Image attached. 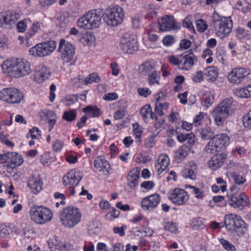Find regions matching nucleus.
<instances>
[{"mask_svg":"<svg viewBox=\"0 0 251 251\" xmlns=\"http://www.w3.org/2000/svg\"><path fill=\"white\" fill-rule=\"evenodd\" d=\"M0 67L4 74L15 78L25 77L32 72L30 62L23 58H8L2 62Z\"/></svg>","mask_w":251,"mask_h":251,"instance_id":"obj_1","label":"nucleus"},{"mask_svg":"<svg viewBox=\"0 0 251 251\" xmlns=\"http://www.w3.org/2000/svg\"><path fill=\"white\" fill-rule=\"evenodd\" d=\"M236 107L232 98H227L220 102L211 112L215 124L223 126L226 120L234 113Z\"/></svg>","mask_w":251,"mask_h":251,"instance_id":"obj_2","label":"nucleus"},{"mask_svg":"<svg viewBox=\"0 0 251 251\" xmlns=\"http://www.w3.org/2000/svg\"><path fill=\"white\" fill-rule=\"evenodd\" d=\"M168 61L175 66H177L179 70L189 71L196 65L198 58L192 51H185L179 55H170L167 57Z\"/></svg>","mask_w":251,"mask_h":251,"instance_id":"obj_3","label":"nucleus"},{"mask_svg":"<svg viewBox=\"0 0 251 251\" xmlns=\"http://www.w3.org/2000/svg\"><path fill=\"white\" fill-rule=\"evenodd\" d=\"M101 15L97 9H92L85 12L77 21L78 27L85 30H93L101 25Z\"/></svg>","mask_w":251,"mask_h":251,"instance_id":"obj_4","label":"nucleus"},{"mask_svg":"<svg viewBox=\"0 0 251 251\" xmlns=\"http://www.w3.org/2000/svg\"><path fill=\"white\" fill-rule=\"evenodd\" d=\"M213 24L216 35L221 39L228 36L233 27L230 17H221L216 12L213 15Z\"/></svg>","mask_w":251,"mask_h":251,"instance_id":"obj_5","label":"nucleus"},{"mask_svg":"<svg viewBox=\"0 0 251 251\" xmlns=\"http://www.w3.org/2000/svg\"><path fill=\"white\" fill-rule=\"evenodd\" d=\"M82 214L79 209L73 206H68L63 209L60 219L62 224L67 228H72L81 221Z\"/></svg>","mask_w":251,"mask_h":251,"instance_id":"obj_6","label":"nucleus"},{"mask_svg":"<svg viewBox=\"0 0 251 251\" xmlns=\"http://www.w3.org/2000/svg\"><path fill=\"white\" fill-rule=\"evenodd\" d=\"M29 216L31 220L37 225H42L50 222L53 215L51 210L42 206H34L30 208Z\"/></svg>","mask_w":251,"mask_h":251,"instance_id":"obj_7","label":"nucleus"},{"mask_svg":"<svg viewBox=\"0 0 251 251\" xmlns=\"http://www.w3.org/2000/svg\"><path fill=\"white\" fill-rule=\"evenodd\" d=\"M124 9L118 5L108 8L104 14L106 24L110 27H116L122 24L125 18Z\"/></svg>","mask_w":251,"mask_h":251,"instance_id":"obj_8","label":"nucleus"},{"mask_svg":"<svg viewBox=\"0 0 251 251\" xmlns=\"http://www.w3.org/2000/svg\"><path fill=\"white\" fill-rule=\"evenodd\" d=\"M224 222L226 228L232 233L240 235L246 232L245 223L239 216L233 214H227L225 216Z\"/></svg>","mask_w":251,"mask_h":251,"instance_id":"obj_9","label":"nucleus"},{"mask_svg":"<svg viewBox=\"0 0 251 251\" xmlns=\"http://www.w3.org/2000/svg\"><path fill=\"white\" fill-rule=\"evenodd\" d=\"M229 144L230 139L226 134H219L209 141L205 147V151L208 153H214L223 150Z\"/></svg>","mask_w":251,"mask_h":251,"instance_id":"obj_10","label":"nucleus"},{"mask_svg":"<svg viewBox=\"0 0 251 251\" xmlns=\"http://www.w3.org/2000/svg\"><path fill=\"white\" fill-rule=\"evenodd\" d=\"M24 99L22 92L15 87H6L0 90V100L9 104H19Z\"/></svg>","mask_w":251,"mask_h":251,"instance_id":"obj_11","label":"nucleus"},{"mask_svg":"<svg viewBox=\"0 0 251 251\" xmlns=\"http://www.w3.org/2000/svg\"><path fill=\"white\" fill-rule=\"evenodd\" d=\"M120 44L121 50L125 53L133 54L138 50L137 38L134 34H124L120 39Z\"/></svg>","mask_w":251,"mask_h":251,"instance_id":"obj_12","label":"nucleus"},{"mask_svg":"<svg viewBox=\"0 0 251 251\" xmlns=\"http://www.w3.org/2000/svg\"><path fill=\"white\" fill-rule=\"evenodd\" d=\"M231 194L228 195V201L229 205L235 208H243L250 204L249 198L244 193H241L238 197L235 196L236 193L239 191V188L233 186L230 188Z\"/></svg>","mask_w":251,"mask_h":251,"instance_id":"obj_13","label":"nucleus"},{"mask_svg":"<svg viewBox=\"0 0 251 251\" xmlns=\"http://www.w3.org/2000/svg\"><path fill=\"white\" fill-rule=\"evenodd\" d=\"M75 48L74 45L62 39L58 46V51L64 63H70L74 60Z\"/></svg>","mask_w":251,"mask_h":251,"instance_id":"obj_14","label":"nucleus"},{"mask_svg":"<svg viewBox=\"0 0 251 251\" xmlns=\"http://www.w3.org/2000/svg\"><path fill=\"white\" fill-rule=\"evenodd\" d=\"M20 18L18 13L14 11H6L0 13V27L12 29Z\"/></svg>","mask_w":251,"mask_h":251,"instance_id":"obj_15","label":"nucleus"},{"mask_svg":"<svg viewBox=\"0 0 251 251\" xmlns=\"http://www.w3.org/2000/svg\"><path fill=\"white\" fill-rule=\"evenodd\" d=\"M82 173L75 169L67 172L62 178L63 185L67 188H75L82 179Z\"/></svg>","mask_w":251,"mask_h":251,"instance_id":"obj_16","label":"nucleus"},{"mask_svg":"<svg viewBox=\"0 0 251 251\" xmlns=\"http://www.w3.org/2000/svg\"><path fill=\"white\" fill-rule=\"evenodd\" d=\"M168 198L173 203L176 205H183L188 201L189 197L184 189L175 188L170 191Z\"/></svg>","mask_w":251,"mask_h":251,"instance_id":"obj_17","label":"nucleus"},{"mask_svg":"<svg viewBox=\"0 0 251 251\" xmlns=\"http://www.w3.org/2000/svg\"><path fill=\"white\" fill-rule=\"evenodd\" d=\"M250 74L249 69L245 68H235L228 74L227 78L231 83L238 84Z\"/></svg>","mask_w":251,"mask_h":251,"instance_id":"obj_18","label":"nucleus"},{"mask_svg":"<svg viewBox=\"0 0 251 251\" xmlns=\"http://www.w3.org/2000/svg\"><path fill=\"white\" fill-rule=\"evenodd\" d=\"M27 187L31 193L39 194L43 188V181L39 175H32L28 178Z\"/></svg>","mask_w":251,"mask_h":251,"instance_id":"obj_19","label":"nucleus"},{"mask_svg":"<svg viewBox=\"0 0 251 251\" xmlns=\"http://www.w3.org/2000/svg\"><path fill=\"white\" fill-rule=\"evenodd\" d=\"M50 75V70L45 65L40 64L35 68L34 79L37 83L41 84L48 80Z\"/></svg>","mask_w":251,"mask_h":251,"instance_id":"obj_20","label":"nucleus"},{"mask_svg":"<svg viewBox=\"0 0 251 251\" xmlns=\"http://www.w3.org/2000/svg\"><path fill=\"white\" fill-rule=\"evenodd\" d=\"M160 200L159 195L153 194L143 198L141 202V206L144 210H152L157 207Z\"/></svg>","mask_w":251,"mask_h":251,"instance_id":"obj_21","label":"nucleus"},{"mask_svg":"<svg viewBox=\"0 0 251 251\" xmlns=\"http://www.w3.org/2000/svg\"><path fill=\"white\" fill-rule=\"evenodd\" d=\"M170 158L167 154L165 153L160 154L155 161V172L157 174L160 175L166 170L170 164Z\"/></svg>","mask_w":251,"mask_h":251,"instance_id":"obj_22","label":"nucleus"},{"mask_svg":"<svg viewBox=\"0 0 251 251\" xmlns=\"http://www.w3.org/2000/svg\"><path fill=\"white\" fill-rule=\"evenodd\" d=\"M159 29L162 31H170L176 28V22L172 16L166 15L158 21Z\"/></svg>","mask_w":251,"mask_h":251,"instance_id":"obj_23","label":"nucleus"},{"mask_svg":"<svg viewBox=\"0 0 251 251\" xmlns=\"http://www.w3.org/2000/svg\"><path fill=\"white\" fill-rule=\"evenodd\" d=\"M42 57L50 55L56 47V43L54 41L50 40L38 44Z\"/></svg>","mask_w":251,"mask_h":251,"instance_id":"obj_24","label":"nucleus"},{"mask_svg":"<svg viewBox=\"0 0 251 251\" xmlns=\"http://www.w3.org/2000/svg\"><path fill=\"white\" fill-rule=\"evenodd\" d=\"M226 158V154L219 153L214 155L208 162V167L216 170L222 167Z\"/></svg>","mask_w":251,"mask_h":251,"instance_id":"obj_25","label":"nucleus"},{"mask_svg":"<svg viewBox=\"0 0 251 251\" xmlns=\"http://www.w3.org/2000/svg\"><path fill=\"white\" fill-rule=\"evenodd\" d=\"M215 95L213 93L210 91H204L201 93V104L203 107L208 108L214 103Z\"/></svg>","mask_w":251,"mask_h":251,"instance_id":"obj_26","label":"nucleus"},{"mask_svg":"<svg viewBox=\"0 0 251 251\" xmlns=\"http://www.w3.org/2000/svg\"><path fill=\"white\" fill-rule=\"evenodd\" d=\"M140 172V169L136 167L128 174L127 179L130 187H135L138 185Z\"/></svg>","mask_w":251,"mask_h":251,"instance_id":"obj_27","label":"nucleus"},{"mask_svg":"<svg viewBox=\"0 0 251 251\" xmlns=\"http://www.w3.org/2000/svg\"><path fill=\"white\" fill-rule=\"evenodd\" d=\"M197 166L194 162H189L183 172V176L186 178L195 180L196 178Z\"/></svg>","mask_w":251,"mask_h":251,"instance_id":"obj_28","label":"nucleus"},{"mask_svg":"<svg viewBox=\"0 0 251 251\" xmlns=\"http://www.w3.org/2000/svg\"><path fill=\"white\" fill-rule=\"evenodd\" d=\"M204 72L206 79L210 82L215 81L219 75L218 69L215 66L208 67L205 69Z\"/></svg>","mask_w":251,"mask_h":251,"instance_id":"obj_29","label":"nucleus"},{"mask_svg":"<svg viewBox=\"0 0 251 251\" xmlns=\"http://www.w3.org/2000/svg\"><path fill=\"white\" fill-rule=\"evenodd\" d=\"M191 148L186 144L182 145L176 151L175 158L178 161L184 159L189 154Z\"/></svg>","mask_w":251,"mask_h":251,"instance_id":"obj_30","label":"nucleus"},{"mask_svg":"<svg viewBox=\"0 0 251 251\" xmlns=\"http://www.w3.org/2000/svg\"><path fill=\"white\" fill-rule=\"evenodd\" d=\"M79 42L84 46L91 47L95 44V37L93 34L87 32L79 39Z\"/></svg>","mask_w":251,"mask_h":251,"instance_id":"obj_31","label":"nucleus"},{"mask_svg":"<svg viewBox=\"0 0 251 251\" xmlns=\"http://www.w3.org/2000/svg\"><path fill=\"white\" fill-rule=\"evenodd\" d=\"M24 162V159L21 155L12 152L10 153V165L12 168L21 166Z\"/></svg>","mask_w":251,"mask_h":251,"instance_id":"obj_32","label":"nucleus"},{"mask_svg":"<svg viewBox=\"0 0 251 251\" xmlns=\"http://www.w3.org/2000/svg\"><path fill=\"white\" fill-rule=\"evenodd\" d=\"M94 166L99 171L108 172L109 168L108 161L100 158H97L95 160Z\"/></svg>","mask_w":251,"mask_h":251,"instance_id":"obj_33","label":"nucleus"},{"mask_svg":"<svg viewBox=\"0 0 251 251\" xmlns=\"http://www.w3.org/2000/svg\"><path fill=\"white\" fill-rule=\"evenodd\" d=\"M235 95L240 98H248L251 97V86L237 89L234 92Z\"/></svg>","mask_w":251,"mask_h":251,"instance_id":"obj_34","label":"nucleus"},{"mask_svg":"<svg viewBox=\"0 0 251 251\" xmlns=\"http://www.w3.org/2000/svg\"><path fill=\"white\" fill-rule=\"evenodd\" d=\"M83 111L91 118L98 117L101 114L100 109L96 106H88L83 109Z\"/></svg>","mask_w":251,"mask_h":251,"instance_id":"obj_35","label":"nucleus"},{"mask_svg":"<svg viewBox=\"0 0 251 251\" xmlns=\"http://www.w3.org/2000/svg\"><path fill=\"white\" fill-rule=\"evenodd\" d=\"M140 114L145 122H148L150 119L153 118V113L150 105H146L140 110Z\"/></svg>","mask_w":251,"mask_h":251,"instance_id":"obj_36","label":"nucleus"},{"mask_svg":"<svg viewBox=\"0 0 251 251\" xmlns=\"http://www.w3.org/2000/svg\"><path fill=\"white\" fill-rule=\"evenodd\" d=\"M154 68L155 65L154 63L147 61L140 66L139 70L140 73L143 75H147L149 73H152L153 71H154Z\"/></svg>","mask_w":251,"mask_h":251,"instance_id":"obj_37","label":"nucleus"},{"mask_svg":"<svg viewBox=\"0 0 251 251\" xmlns=\"http://www.w3.org/2000/svg\"><path fill=\"white\" fill-rule=\"evenodd\" d=\"M146 7L149 10L146 14V18L149 20L156 18L157 14L156 10L159 9V6L153 3H150Z\"/></svg>","mask_w":251,"mask_h":251,"instance_id":"obj_38","label":"nucleus"},{"mask_svg":"<svg viewBox=\"0 0 251 251\" xmlns=\"http://www.w3.org/2000/svg\"><path fill=\"white\" fill-rule=\"evenodd\" d=\"M169 107V104L166 102H156L155 111L159 116L164 115V111L167 110Z\"/></svg>","mask_w":251,"mask_h":251,"instance_id":"obj_39","label":"nucleus"},{"mask_svg":"<svg viewBox=\"0 0 251 251\" xmlns=\"http://www.w3.org/2000/svg\"><path fill=\"white\" fill-rule=\"evenodd\" d=\"M205 221L201 218H194L191 220L190 226L194 230L202 229L204 227Z\"/></svg>","mask_w":251,"mask_h":251,"instance_id":"obj_40","label":"nucleus"},{"mask_svg":"<svg viewBox=\"0 0 251 251\" xmlns=\"http://www.w3.org/2000/svg\"><path fill=\"white\" fill-rule=\"evenodd\" d=\"M42 25V23L40 21H34L33 22L28 33V39L41 30Z\"/></svg>","mask_w":251,"mask_h":251,"instance_id":"obj_41","label":"nucleus"},{"mask_svg":"<svg viewBox=\"0 0 251 251\" xmlns=\"http://www.w3.org/2000/svg\"><path fill=\"white\" fill-rule=\"evenodd\" d=\"M88 231L89 234L93 235L98 234L100 231L98 223L96 221L90 222L88 225Z\"/></svg>","mask_w":251,"mask_h":251,"instance_id":"obj_42","label":"nucleus"},{"mask_svg":"<svg viewBox=\"0 0 251 251\" xmlns=\"http://www.w3.org/2000/svg\"><path fill=\"white\" fill-rule=\"evenodd\" d=\"M76 117L75 110L70 109L64 112L63 115V118L67 122H72L75 120Z\"/></svg>","mask_w":251,"mask_h":251,"instance_id":"obj_43","label":"nucleus"},{"mask_svg":"<svg viewBox=\"0 0 251 251\" xmlns=\"http://www.w3.org/2000/svg\"><path fill=\"white\" fill-rule=\"evenodd\" d=\"M212 54V50L209 48H206L202 50L201 56L202 59L205 60L207 64H210L213 61Z\"/></svg>","mask_w":251,"mask_h":251,"instance_id":"obj_44","label":"nucleus"},{"mask_svg":"<svg viewBox=\"0 0 251 251\" xmlns=\"http://www.w3.org/2000/svg\"><path fill=\"white\" fill-rule=\"evenodd\" d=\"M9 135L4 131H0V142L8 147L13 148L14 144L8 140Z\"/></svg>","mask_w":251,"mask_h":251,"instance_id":"obj_45","label":"nucleus"},{"mask_svg":"<svg viewBox=\"0 0 251 251\" xmlns=\"http://www.w3.org/2000/svg\"><path fill=\"white\" fill-rule=\"evenodd\" d=\"M100 80V78L98 74L93 73L90 74L84 80V84L88 85L93 82L98 83Z\"/></svg>","mask_w":251,"mask_h":251,"instance_id":"obj_46","label":"nucleus"},{"mask_svg":"<svg viewBox=\"0 0 251 251\" xmlns=\"http://www.w3.org/2000/svg\"><path fill=\"white\" fill-rule=\"evenodd\" d=\"M204 72L201 70H199L192 75V79L196 83H201L204 80Z\"/></svg>","mask_w":251,"mask_h":251,"instance_id":"obj_47","label":"nucleus"},{"mask_svg":"<svg viewBox=\"0 0 251 251\" xmlns=\"http://www.w3.org/2000/svg\"><path fill=\"white\" fill-rule=\"evenodd\" d=\"M186 188L190 189L191 192L195 195V198L197 199H201L203 198L204 196V192L195 186L188 185Z\"/></svg>","mask_w":251,"mask_h":251,"instance_id":"obj_48","label":"nucleus"},{"mask_svg":"<svg viewBox=\"0 0 251 251\" xmlns=\"http://www.w3.org/2000/svg\"><path fill=\"white\" fill-rule=\"evenodd\" d=\"M159 80V74L155 71H153L149 76V83L150 85L158 84Z\"/></svg>","mask_w":251,"mask_h":251,"instance_id":"obj_49","label":"nucleus"},{"mask_svg":"<svg viewBox=\"0 0 251 251\" xmlns=\"http://www.w3.org/2000/svg\"><path fill=\"white\" fill-rule=\"evenodd\" d=\"M208 115L204 112H200V113L196 115V117L194 120V124L196 126H200L202 121L205 119H208Z\"/></svg>","mask_w":251,"mask_h":251,"instance_id":"obj_50","label":"nucleus"},{"mask_svg":"<svg viewBox=\"0 0 251 251\" xmlns=\"http://www.w3.org/2000/svg\"><path fill=\"white\" fill-rule=\"evenodd\" d=\"M53 160V158L48 152L44 153L40 158V161L44 166H49Z\"/></svg>","mask_w":251,"mask_h":251,"instance_id":"obj_51","label":"nucleus"},{"mask_svg":"<svg viewBox=\"0 0 251 251\" xmlns=\"http://www.w3.org/2000/svg\"><path fill=\"white\" fill-rule=\"evenodd\" d=\"M219 241L225 250L228 251H235L236 250L235 246L228 241L224 239H220Z\"/></svg>","mask_w":251,"mask_h":251,"instance_id":"obj_52","label":"nucleus"},{"mask_svg":"<svg viewBox=\"0 0 251 251\" xmlns=\"http://www.w3.org/2000/svg\"><path fill=\"white\" fill-rule=\"evenodd\" d=\"M242 123L245 127L251 128V110L243 116Z\"/></svg>","mask_w":251,"mask_h":251,"instance_id":"obj_53","label":"nucleus"},{"mask_svg":"<svg viewBox=\"0 0 251 251\" xmlns=\"http://www.w3.org/2000/svg\"><path fill=\"white\" fill-rule=\"evenodd\" d=\"M164 228L171 233H176L178 229L177 225L172 222H168L165 224Z\"/></svg>","mask_w":251,"mask_h":251,"instance_id":"obj_54","label":"nucleus"},{"mask_svg":"<svg viewBox=\"0 0 251 251\" xmlns=\"http://www.w3.org/2000/svg\"><path fill=\"white\" fill-rule=\"evenodd\" d=\"M27 137H30L32 139H39L41 137V131L37 127H33L30 129L27 134Z\"/></svg>","mask_w":251,"mask_h":251,"instance_id":"obj_55","label":"nucleus"},{"mask_svg":"<svg viewBox=\"0 0 251 251\" xmlns=\"http://www.w3.org/2000/svg\"><path fill=\"white\" fill-rule=\"evenodd\" d=\"M196 26L198 31L203 32L207 29L208 25L204 20L199 19L196 22Z\"/></svg>","mask_w":251,"mask_h":251,"instance_id":"obj_56","label":"nucleus"},{"mask_svg":"<svg viewBox=\"0 0 251 251\" xmlns=\"http://www.w3.org/2000/svg\"><path fill=\"white\" fill-rule=\"evenodd\" d=\"M137 160L139 163H147L151 160V157L146 151L142 152L137 157Z\"/></svg>","mask_w":251,"mask_h":251,"instance_id":"obj_57","label":"nucleus"},{"mask_svg":"<svg viewBox=\"0 0 251 251\" xmlns=\"http://www.w3.org/2000/svg\"><path fill=\"white\" fill-rule=\"evenodd\" d=\"M30 20L28 19H25L20 21L17 24V29L18 31L19 32H25L27 28V23Z\"/></svg>","mask_w":251,"mask_h":251,"instance_id":"obj_58","label":"nucleus"},{"mask_svg":"<svg viewBox=\"0 0 251 251\" xmlns=\"http://www.w3.org/2000/svg\"><path fill=\"white\" fill-rule=\"evenodd\" d=\"M132 127L133 134L135 138L137 139L140 138L143 133L142 127L137 123L133 124L132 125Z\"/></svg>","mask_w":251,"mask_h":251,"instance_id":"obj_59","label":"nucleus"},{"mask_svg":"<svg viewBox=\"0 0 251 251\" xmlns=\"http://www.w3.org/2000/svg\"><path fill=\"white\" fill-rule=\"evenodd\" d=\"M10 153L7 152L4 154H0V163L6 166H9Z\"/></svg>","mask_w":251,"mask_h":251,"instance_id":"obj_60","label":"nucleus"},{"mask_svg":"<svg viewBox=\"0 0 251 251\" xmlns=\"http://www.w3.org/2000/svg\"><path fill=\"white\" fill-rule=\"evenodd\" d=\"M29 53L30 55L34 57H42L38 44L29 49Z\"/></svg>","mask_w":251,"mask_h":251,"instance_id":"obj_61","label":"nucleus"},{"mask_svg":"<svg viewBox=\"0 0 251 251\" xmlns=\"http://www.w3.org/2000/svg\"><path fill=\"white\" fill-rule=\"evenodd\" d=\"M63 147V142L60 140H55L52 144V150L55 152H60Z\"/></svg>","mask_w":251,"mask_h":251,"instance_id":"obj_62","label":"nucleus"},{"mask_svg":"<svg viewBox=\"0 0 251 251\" xmlns=\"http://www.w3.org/2000/svg\"><path fill=\"white\" fill-rule=\"evenodd\" d=\"M120 215V211L113 208L111 211H109L105 215L106 218L108 220H112L117 218Z\"/></svg>","mask_w":251,"mask_h":251,"instance_id":"obj_63","label":"nucleus"},{"mask_svg":"<svg viewBox=\"0 0 251 251\" xmlns=\"http://www.w3.org/2000/svg\"><path fill=\"white\" fill-rule=\"evenodd\" d=\"M213 135L211 129L209 127L203 129L201 131V138L204 140L209 139Z\"/></svg>","mask_w":251,"mask_h":251,"instance_id":"obj_64","label":"nucleus"}]
</instances>
